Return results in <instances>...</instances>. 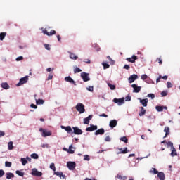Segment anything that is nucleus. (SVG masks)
I'll return each instance as SVG.
<instances>
[{"instance_id":"nucleus-56","label":"nucleus","mask_w":180,"mask_h":180,"mask_svg":"<svg viewBox=\"0 0 180 180\" xmlns=\"http://www.w3.org/2000/svg\"><path fill=\"white\" fill-rule=\"evenodd\" d=\"M124 70H130V65H125L124 67H123Z\"/></svg>"},{"instance_id":"nucleus-44","label":"nucleus","mask_w":180,"mask_h":180,"mask_svg":"<svg viewBox=\"0 0 180 180\" xmlns=\"http://www.w3.org/2000/svg\"><path fill=\"white\" fill-rule=\"evenodd\" d=\"M50 168H51V169H52V171L56 172V165H54V163H51L50 165Z\"/></svg>"},{"instance_id":"nucleus-26","label":"nucleus","mask_w":180,"mask_h":180,"mask_svg":"<svg viewBox=\"0 0 180 180\" xmlns=\"http://www.w3.org/2000/svg\"><path fill=\"white\" fill-rule=\"evenodd\" d=\"M12 178H15V174H13V173H6V179H12Z\"/></svg>"},{"instance_id":"nucleus-20","label":"nucleus","mask_w":180,"mask_h":180,"mask_svg":"<svg viewBox=\"0 0 180 180\" xmlns=\"http://www.w3.org/2000/svg\"><path fill=\"white\" fill-rule=\"evenodd\" d=\"M158 177L160 180H165V174L162 172H160L158 173Z\"/></svg>"},{"instance_id":"nucleus-33","label":"nucleus","mask_w":180,"mask_h":180,"mask_svg":"<svg viewBox=\"0 0 180 180\" xmlns=\"http://www.w3.org/2000/svg\"><path fill=\"white\" fill-rule=\"evenodd\" d=\"M108 86H109L110 89H111V91H115V89H116V86H115L114 84L108 83Z\"/></svg>"},{"instance_id":"nucleus-14","label":"nucleus","mask_w":180,"mask_h":180,"mask_svg":"<svg viewBox=\"0 0 180 180\" xmlns=\"http://www.w3.org/2000/svg\"><path fill=\"white\" fill-rule=\"evenodd\" d=\"M93 115H89L87 117L83 120L84 124H89L90 120H92Z\"/></svg>"},{"instance_id":"nucleus-25","label":"nucleus","mask_w":180,"mask_h":180,"mask_svg":"<svg viewBox=\"0 0 180 180\" xmlns=\"http://www.w3.org/2000/svg\"><path fill=\"white\" fill-rule=\"evenodd\" d=\"M140 109H141V110L139 112V115L144 116V115H146V109H144V107H140Z\"/></svg>"},{"instance_id":"nucleus-58","label":"nucleus","mask_w":180,"mask_h":180,"mask_svg":"<svg viewBox=\"0 0 180 180\" xmlns=\"http://www.w3.org/2000/svg\"><path fill=\"white\" fill-rule=\"evenodd\" d=\"M100 117H108V115L103 113L98 115Z\"/></svg>"},{"instance_id":"nucleus-11","label":"nucleus","mask_w":180,"mask_h":180,"mask_svg":"<svg viewBox=\"0 0 180 180\" xmlns=\"http://www.w3.org/2000/svg\"><path fill=\"white\" fill-rule=\"evenodd\" d=\"M113 102L117 103L118 105H123L124 103V98H114Z\"/></svg>"},{"instance_id":"nucleus-22","label":"nucleus","mask_w":180,"mask_h":180,"mask_svg":"<svg viewBox=\"0 0 180 180\" xmlns=\"http://www.w3.org/2000/svg\"><path fill=\"white\" fill-rule=\"evenodd\" d=\"M164 132L165 133V136L163 137L165 139L167 136H169V127H165L164 129Z\"/></svg>"},{"instance_id":"nucleus-53","label":"nucleus","mask_w":180,"mask_h":180,"mask_svg":"<svg viewBox=\"0 0 180 180\" xmlns=\"http://www.w3.org/2000/svg\"><path fill=\"white\" fill-rule=\"evenodd\" d=\"M107 58L108 60H110L111 64H115V60H112V58H110V56H108Z\"/></svg>"},{"instance_id":"nucleus-23","label":"nucleus","mask_w":180,"mask_h":180,"mask_svg":"<svg viewBox=\"0 0 180 180\" xmlns=\"http://www.w3.org/2000/svg\"><path fill=\"white\" fill-rule=\"evenodd\" d=\"M115 178H117V179H120V180H127V176H122V174H118Z\"/></svg>"},{"instance_id":"nucleus-55","label":"nucleus","mask_w":180,"mask_h":180,"mask_svg":"<svg viewBox=\"0 0 180 180\" xmlns=\"http://www.w3.org/2000/svg\"><path fill=\"white\" fill-rule=\"evenodd\" d=\"M156 61H158L159 64H162V59L161 58H158Z\"/></svg>"},{"instance_id":"nucleus-17","label":"nucleus","mask_w":180,"mask_h":180,"mask_svg":"<svg viewBox=\"0 0 180 180\" xmlns=\"http://www.w3.org/2000/svg\"><path fill=\"white\" fill-rule=\"evenodd\" d=\"M109 126L111 129L116 127V126H117V121L116 120H111L109 123Z\"/></svg>"},{"instance_id":"nucleus-27","label":"nucleus","mask_w":180,"mask_h":180,"mask_svg":"<svg viewBox=\"0 0 180 180\" xmlns=\"http://www.w3.org/2000/svg\"><path fill=\"white\" fill-rule=\"evenodd\" d=\"M1 86L4 89H9L10 88L9 84H8L6 82L1 83Z\"/></svg>"},{"instance_id":"nucleus-10","label":"nucleus","mask_w":180,"mask_h":180,"mask_svg":"<svg viewBox=\"0 0 180 180\" xmlns=\"http://www.w3.org/2000/svg\"><path fill=\"white\" fill-rule=\"evenodd\" d=\"M131 87L134 89L133 92L139 94L141 91V86H138L136 84H132Z\"/></svg>"},{"instance_id":"nucleus-39","label":"nucleus","mask_w":180,"mask_h":180,"mask_svg":"<svg viewBox=\"0 0 180 180\" xmlns=\"http://www.w3.org/2000/svg\"><path fill=\"white\" fill-rule=\"evenodd\" d=\"M15 173L17 174V175H18L19 176H24L25 175V173L21 172V171H19V170H17L15 172Z\"/></svg>"},{"instance_id":"nucleus-29","label":"nucleus","mask_w":180,"mask_h":180,"mask_svg":"<svg viewBox=\"0 0 180 180\" xmlns=\"http://www.w3.org/2000/svg\"><path fill=\"white\" fill-rule=\"evenodd\" d=\"M170 155L172 157H175V155H178V153H176V149H175V148H174V147L172 148V150Z\"/></svg>"},{"instance_id":"nucleus-64","label":"nucleus","mask_w":180,"mask_h":180,"mask_svg":"<svg viewBox=\"0 0 180 180\" xmlns=\"http://www.w3.org/2000/svg\"><path fill=\"white\" fill-rule=\"evenodd\" d=\"M57 39L59 43H61V37L60 35H57Z\"/></svg>"},{"instance_id":"nucleus-62","label":"nucleus","mask_w":180,"mask_h":180,"mask_svg":"<svg viewBox=\"0 0 180 180\" xmlns=\"http://www.w3.org/2000/svg\"><path fill=\"white\" fill-rule=\"evenodd\" d=\"M48 79L50 80V79H53V75L52 74H49V76H48Z\"/></svg>"},{"instance_id":"nucleus-40","label":"nucleus","mask_w":180,"mask_h":180,"mask_svg":"<svg viewBox=\"0 0 180 180\" xmlns=\"http://www.w3.org/2000/svg\"><path fill=\"white\" fill-rule=\"evenodd\" d=\"M82 70H81L79 68L77 67L74 69L75 74H77L78 72H81Z\"/></svg>"},{"instance_id":"nucleus-35","label":"nucleus","mask_w":180,"mask_h":180,"mask_svg":"<svg viewBox=\"0 0 180 180\" xmlns=\"http://www.w3.org/2000/svg\"><path fill=\"white\" fill-rule=\"evenodd\" d=\"M102 65L103 66L104 70H106V69L109 68V67H110L109 63H106L105 62L102 63Z\"/></svg>"},{"instance_id":"nucleus-34","label":"nucleus","mask_w":180,"mask_h":180,"mask_svg":"<svg viewBox=\"0 0 180 180\" xmlns=\"http://www.w3.org/2000/svg\"><path fill=\"white\" fill-rule=\"evenodd\" d=\"M149 172H150V174H153H153L155 175H157V174H158V172L157 169H155V168H152V169L150 170Z\"/></svg>"},{"instance_id":"nucleus-19","label":"nucleus","mask_w":180,"mask_h":180,"mask_svg":"<svg viewBox=\"0 0 180 180\" xmlns=\"http://www.w3.org/2000/svg\"><path fill=\"white\" fill-rule=\"evenodd\" d=\"M140 99V103H141V105L146 108L147 107V104L148 103V98H144V99Z\"/></svg>"},{"instance_id":"nucleus-28","label":"nucleus","mask_w":180,"mask_h":180,"mask_svg":"<svg viewBox=\"0 0 180 180\" xmlns=\"http://www.w3.org/2000/svg\"><path fill=\"white\" fill-rule=\"evenodd\" d=\"M120 152H118L117 154H127L129 153V150H127V148H125L124 150H122V148L120 149Z\"/></svg>"},{"instance_id":"nucleus-36","label":"nucleus","mask_w":180,"mask_h":180,"mask_svg":"<svg viewBox=\"0 0 180 180\" xmlns=\"http://www.w3.org/2000/svg\"><path fill=\"white\" fill-rule=\"evenodd\" d=\"M5 36H6V32H1L0 33V40H4L5 39Z\"/></svg>"},{"instance_id":"nucleus-7","label":"nucleus","mask_w":180,"mask_h":180,"mask_svg":"<svg viewBox=\"0 0 180 180\" xmlns=\"http://www.w3.org/2000/svg\"><path fill=\"white\" fill-rule=\"evenodd\" d=\"M31 174L33 175V176H41L43 175V173L37 171V169H32Z\"/></svg>"},{"instance_id":"nucleus-47","label":"nucleus","mask_w":180,"mask_h":180,"mask_svg":"<svg viewBox=\"0 0 180 180\" xmlns=\"http://www.w3.org/2000/svg\"><path fill=\"white\" fill-rule=\"evenodd\" d=\"M42 148H49L50 146L48 143H44L41 145Z\"/></svg>"},{"instance_id":"nucleus-8","label":"nucleus","mask_w":180,"mask_h":180,"mask_svg":"<svg viewBox=\"0 0 180 180\" xmlns=\"http://www.w3.org/2000/svg\"><path fill=\"white\" fill-rule=\"evenodd\" d=\"M127 61L129 63H136V60H139V57L136 55H133L131 58H126Z\"/></svg>"},{"instance_id":"nucleus-16","label":"nucleus","mask_w":180,"mask_h":180,"mask_svg":"<svg viewBox=\"0 0 180 180\" xmlns=\"http://www.w3.org/2000/svg\"><path fill=\"white\" fill-rule=\"evenodd\" d=\"M73 130H74L73 133L75 134H77V135L82 134V130L77 127H73Z\"/></svg>"},{"instance_id":"nucleus-32","label":"nucleus","mask_w":180,"mask_h":180,"mask_svg":"<svg viewBox=\"0 0 180 180\" xmlns=\"http://www.w3.org/2000/svg\"><path fill=\"white\" fill-rule=\"evenodd\" d=\"M155 109L158 112H162V110H164V106L157 105Z\"/></svg>"},{"instance_id":"nucleus-9","label":"nucleus","mask_w":180,"mask_h":180,"mask_svg":"<svg viewBox=\"0 0 180 180\" xmlns=\"http://www.w3.org/2000/svg\"><path fill=\"white\" fill-rule=\"evenodd\" d=\"M137 78H139V76L136 74L131 75L129 77V78L128 79L129 84H133V82H134V81H136V79H137Z\"/></svg>"},{"instance_id":"nucleus-15","label":"nucleus","mask_w":180,"mask_h":180,"mask_svg":"<svg viewBox=\"0 0 180 180\" xmlns=\"http://www.w3.org/2000/svg\"><path fill=\"white\" fill-rule=\"evenodd\" d=\"M94 134H95V136H99V134L101 136H102V134H105V129L101 128V129L96 130L95 131Z\"/></svg>"},{"instance_id":"nucleus-59","label":"nucleus","mask_w":180,"mask_h":180,"mask_svg":"<svg viewBox=\"0 0 180 180\" xmlns=\"http://www.w3.org/2000/svg\"><path fill=\"white\" fill-rule=\"evenodd\" d=\"M44 47L46 50H50V45L45 44Z\"/></svg>"},{"instance_id":"nucleus-30","label":"nucleus","mask_w":180,"mask_h":180,"mask_svg":"<svg viewBox=\"0 0 180 180\" xmlns=\"http://www.w3.org/2000/svg\"><path fill=\"white\" fill-rule=\"evenodd\" d=\"M8 150H13V141L8 142Z\"/></svg>"},{"instance_id":"nucleus-43","label":"nucleus","mask_w":180,"mask_h":180,"mask_svg":"<svg viewBox=\"0 0 180 180\" xmlns=\"http://www.w3.org/2000/svg\"><path fill=\"white\" fill-rule=\"evenodd\" d=\"M21 162L22 165H25L26 164H27V160H26V158H21Z\"/></svg>"},{"instance_id":"nucleus-45","label":"nucleus","mask_w":180,"mask_h":180,"mask_svg":"<svg viewBox=\"0 0 180 180\" xmlns=\"http://www.w3.org/2000/svg\"><path fill=\"white\" fill-rule=\"evenodd\" d=\"M141 79H143V81H146V79H148V76H147V75H142Z\"/></svg>"},{"instance_id":"nucleus-49","label":"nucleus","mask_w":180,"mask_h":180,"mask_svg":"<svg viewBox=\"0 0 180 180\" xmlns=\"http://www.w3.org/2000/svg\"><path fill=\"white\" fill-rule=\"evenodd\" d=\"M86 89L89 92H94V86H89V87L86 88Z\"/></svg>"},{"instance_id":"nucleus-37","label":"nucleus","mask_w":180,"mask_h":180,"mask_svg":"<svg viewBox=\"0 0 180 180\" xmlns=\"http://www.w3.org/2000/svg\"><path fill=\"white\" fill-rule=\"evenodd\" d=\"M72 145H70V146H69V149H68V153L69 154H74L75 151L72 150Z\"/></svg>"},{"instance_id":"nucleus-6","label":"nucleus","mask_w":180,"mask_h":180,"mask_svg":"<svg viewBox=\"0 0 180 180\" xmlns=\"http://www.w3.org/2000/svg\"><path fill=\"white\" fill-rule=\"evenodd\" d=\"M42 33H44V34H46V36H53V34H56V30H52L49 32L47 29L45 28L42 30Z\"/></svg>"},{"instance_id":"nucleus-1","label":"nucleus","mask_w":180,"mask_h":180,"mask_svg":"<svg viewBox=\"0 0 180 180\" xmlns=\"http://www.w3.org/2000/svg\"><path fill=\"white\" fill-rule=\"evenodd\" d=\"M76 110L79 113H84L85 112V105L84 104L79 103L76 105Z\"/></svg>"},{"instance_id":"nucleus-38","label":"nucleus","mask_w":180,"mask_h":180,"mask_svg":"<svg viewBox=\"0 0 180 180\" xmlns=\"http://www.w3.org/2000/svg\"><path fill=\"white\" fill-rule=\"evenodd\" d=\"M31 158H33L34 160H38L39 159V155H37V153H32L31 155Z\"/></svg>"},{"instance_id":"nucleus-57","label":"nucleus","mask_w":180,"mask_h":180,"mask_svg":"<svg viewBox=\"0 0 180 180\" xmlns=\"http://www.w3.org/2000/svg\"><path fill=\"white\" fill-rule=\"evenodd\" d=\"M23 60V56H19L16 58V61H22Z\"/></svg>"},{"instance_id":"nucleus-21","label":"nucleus","mask_w":180,"mask_h":180,"mask_svg":"<svg viewBox=\"0 0 180 180\" xmlns=\"http://www.w3.org/2000/svg\"><path fill=\"white\" fill-rule=\"evenodd\" d=\"M54 174L59 176L60 179L63 178V179H65V175H63L62 172H55Z\"/></svg>"},{"instance_id":"nucleus-41","label":"nucleus","mask_w":180,"mask_h":180,"mask_svg":"<svg viewBox=\"0 0 180 180\" xmlns=\"http://www.w3.org/2000/svg\"><path fill=\"white\" fill-rule=\"evenodd\" d=\"M5 167L11 168V167H12V162H8V161H6L5 162Z\"/></svg>"},{"instance_id":"nucleus-46","label":"nucleus","mask_w":180,"mask_h":180,"mask_svg":"<svg viewBox=\"0 0 180 180\" xmlns=\"http://www.w3.org/2000/svg\"><path fill=\"white\" fill-rule=\"evenodd\" d=\"M130 101H131V96H127L125 97V101H126V102H130Z\"/></svg>"},{"instance_id":"nucleus-13","label":"nucleus","mask_w":180,"mask_h":180,"mask_svg":"<svg viewBox=\"0 0 180 180\" xmlns=\"http://www.w3.org/2000/svg\"><path fill=\"white\" fill-rule=\"evenodd\" d=\"M65 81H66V82H70V84H73V85L77 86V83H75V81H74V79H72L71 77H65Z\"/></svg>"},{"instance_id":"nucleus-54","label":"nucleus","mask_w":180,"mask_h":180,"mask_svg":"<svg viewBox=\"0 0 180 180\" xmlns=\"http://www.w3.org/2000/svg\"><path fill=\"white\" fill-rule=\"evenodd\" d=\"M167 88H172V84L170 82H167Z\"/></svg>"},{"instance_id":"nucleus-51","label":"nucleus","mask_w":180,"mask_h":180,"mask_svg":"<svg viewBox=\"0 0 180 180\" xmlns=\"http://www.w3.org/2000/svg\"><path fill=\"white\" fill-rule=\"evenodd\" d=\"M84 161H89V160H90L89 155H84Z\"/></svg>"},{"instance_id":"nucleus-2","label":"nucleus","mask_w":180,"mask_h":180,"mask_svg":"<svg viewBox=\"0 0 180 180\" xmlns=\"http://www.w3.org/2000/svg\"><path fill=\"white\" fill-rule=\"evenodd\" d=\"M81 78H82L84 82H88V81H91V78L89 77V74L85 72H82L80 75Z\"/></svg>"},{"instance_id":"nucleus-4","label":"nucleus","mask_w":180,"mask_h":180,"mask_svg":"<svg viewBox=\"0 0 180 180\" xmlns=\"http://www.w3.org/2000/svg\"><path fill=\"white\" fill-rule=\"evenodd\" d=\"M39 131L42 133V137H47L52 134L51 131L44 129L43 128H40Z\"/></svg>"},{"instance_id":"nucleus-50","label":"nucleus","mask_w":180,"mask_h":180,"mask_svg":"<svg viewBox=\"0 0 180 180\" xmlns=\"http://www.w3.org/2000/svg\"><path fill=\"white\" fill-rule=\"evenodd\" d=\"M105 141H107V142H109V141H111V139H110V136H107L105 138Z\"/></svg>"},{"instance_id":"nucleus-24","label":"nucleus","mask_w":180,"mask_h":180,"mask_svg":"<svg viewBox=\"0 0 180 180\" xmlns=\"http://www.w3.org/2000/svg\"><path fill=\"white\" fill-rule=\"evenodd\" d=\"M68 53L70 54V58H71V60H78V56L77 55L71 52Z\"/></svg>"},{"instance_id":"nucleus-12","label":"nucleus","mask_w":180,"mask_h":180,"mask_svg":"<svg viewBox=\"0 0 180 180\" xmlns=\"http://www.w3.org/2000/svg\"><path fill=\"white\" fill-rule=\"evenodd\" d=\"M95 130H98L97 125H91L89 127L86 129V131H95Z\"/></svg>"},{"instance_id":"nucleus-61","label":"nucleus","mask_w":180,"mask_h":180,"mask_svg":"<svg viewBox=\"0 0 180 180\" xmlns=\"http://www.w3.org/2000/svg\"><path fill=\"white\" fill-rule=\"evenodd\" d=\"M161 95H162V96H167V91H162V92L161 93Z\"/></svg>"},{"instance_id":"nucleus-60","label":"nucleus","mask_w":180,"mask_h":180,"mask_svg":"<svg viewBox=\"0 0 180 180\" xmlns=\"http://www.w3.org/2000/svg\"><path fill=\"white\" fill-rule=\"evenodd\" d=\"M161 78H162V76L160 75L159 77L156 79V82L158 84L161 81Z\"/></svg>"},{"instance_id":"nucleus-18","label":"nucleus","mask_w":180,"mask_h":180,"mask_svg":"<svg viewBox=\"0 0 180 180\" xmlns=\"http://www.w3.org/2000/svg\"><path fill=\"white\" fill-rule=\"evenodd\" d=\"M61 129H63V130H65V131H67V133L68 134L72 133V129L70 126H67V127L61 126Z\"/></svg>"},{"instance_id":"nucleus-48","label":"nucleus","mask_w":180,"mask_h":180,"mask_svg":"<svg viewBox=\"0 0 180 180\" xmlns=\"http://www.w3.org/2000/svg\"><path fill=\"white\" fill-rule=\"evenodd\" d=\"M148 98H151V99H154V98H155V95L154 94H148Z\"/></svg>"},{"instance_id":"nucleus-3","label":"nucleus","mask_w":180,"mask_h":180,"mask_svg":"<svg viewBox=\"0 0 180 180\" xmlns=\"http://www.w3.org/2000/svg\"><path fill=\"white\" fill-rule=\"evenodd\" d=\"M29 81V76H25L20 79V82L17 84V86H20L23 84H26Z\"/></svg>"},{"instance_id":"nucleus-31","label":"nucleus","mask_w":180,"mask_h":180,"mask_svg":"<svg viewBox=\"0 0 180 180\" xmlns=\"http://www.w3.org/2000/svg\"><path fill=\"white\" fill-rule=\"evenodd\" d=\"M37 105H43L44 103V100L43 99H36Z\"/></svg>"},{"instance_id":"nucleus-5","label":"nucleus","mask_w":180,"mask_h":180,"mask_svg":"<svg viewBox=\"0 0 180 180\" xmlns=\"http://www.w3.org/2000/svg\"><path fill=\"white\" fill-rule=\"evenodd\" d=\"M76 166L77 165L75 162H68L67 163V167L68 168H69L70 171H74V169H75Z\"/></svg>"},{"instance_id":"nucleus-63","label":"nucleus","mask_w":180,"mask_h":180,"mask_svg":"<svg viewBox=\"0 0 180 180\" xmlns=\"http://www.w3.org/2000/svg\"><path fill=\"white\" fill-rule=\"evenodd\" d=\"M31 108H33L34 109H37V105H34V104H31L30 105Z\"/></svg>"},{"instance_id":"nucleus-42","label":"nucleus","mask_w":180,"mask_h":180,"mask_svg":"<svg viewBox=\"0 0 180 180\" xmlns=\"http://www.w3.org/2000/svg\"><path fill=\"white\" fill-rule=\"evenodd\" d=\"M124 143H129V139L126 136H123L120 139Z\"/></svg>"},{"instance_id":"nucleus-52","label":"nucleus","mask_w":180,"mask_h":180,"mask_svg":"<svg viewBox=\"0 0 180 180\" xmlns=\"http://www.w3.org/2000/svg\"><path fill=\"white\" fill-rule=\"evenodd\" d=\"M5 175V172L2 169H0V178H2Z\"/></svg>"}]
</instances>
